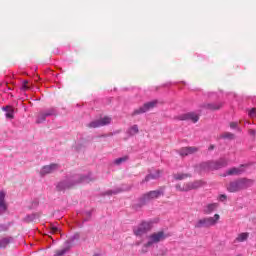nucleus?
Returning <instances> with one entry per match:
<instances>
[{
    "instance_id": "1",
    "label": "nucleus",
    "mask_w": 256,
    "mask_h": 256,
    "mask_svg": "<svg viewBox=\"0 0 256 256\" xmlns=\"http://www.w3.org/2000/svg\"><path fill=\"white\" fill-rule=\"evenodd\" d=\"M255 183L252 179L240 178L234 181H231L227 184V191L229 193H238V191H243V189H249Z\"/></svg>"
},
{
    "instance_id": "2",
    "label": "nucleus",
    "mask_w": 256,
    "mask_h": 256,
    "mask_svg": "<svg viewBox=\"0 0 256 256\" xmlns=\"http://www.w3.org/2000/svg\"><path fill=\"white\" fill-rule=\"evenodd\" d=\"M229 165V160L225 158H220L216 161H208L200 164V169L202 171H217V169H223Z\"/></svg>"
},
{
    "instance_id": "3",
    "label": "nucleus",
    "mask_w": 256,
    "mask_h": 256,
    "mask_svg": "<svg viewBox=\"0 0 256 256\" xmlns=\"http://www.w3.org/2000/svg\"><path fill=\"white\" fill-rule=\"evenodd\" d=\"M219 219H221V216L219 214H215L213 217L201 218L196 222L195 228L201 229L205 227L206 229H209V227L217 225Z\"/></svg>"
},
{
    "instance_id": "4",
    "label": "nucleus",
    "mask_w": 256,
    "mask_h": 256,
    "mask_svg": "<svg viewBox=\"0 0 256 256\" xmlns=\"http://www.w3.org/2000/svg\"><path fill=\"white\" fill-rule=\"evenodd\" d=\"M203 185H205V183L202 180H196L193 182H187L183 185L177 184L175 187H176V191L187 192V191H193L194 189H199L203 187Z\"/></svg>"
},
{
    "instance_id": "5",
    "label": "nucleus",
    "mask_w": 256,
    "mask_h": 256,
    "mask_svg": "<svg viewBox=\"0 0 256 256\" xmlns=\"http://www.w3.org/2000/svg\"><path fill=\"white\" fill-rule=\"evenodd\" d=\"M164 195H165V192L163 191V189L152 190L142 195V197L140 198V201L141 203L145 204L148 201H153V199H159V197H163Z\"/></svg>"
},
{
    "instance_id": "6",
    "label": "nucleus",
    "mask_w": 256,
    "mask_h": 256,
    "mask_svg": "<svg viewBox=\"0 0 256 256\" xmlns=\"http://www.w3.org/2000/svg\"><path fill=\"white\" fill-rule=\"evenodd\" d=\"M148 239L149 241L144 245V247H151L154 243L165 241V239H167V235H165V232L159 231L150 235Z\"/></svg>"
},
{
    "instance_id": "7",
    "label": "nucleus",
    "mask_w": 256,
    "mask_h": 256,
    "mask_svg": "<svg viewBox=\"0 0 256 256\" xmlns=\"http://www.w3.org/2000/svg\"><path fill=\"white\" fill-rule=\"evenodd\" d=\"M153 228V224L151 222H142L137 229L134 230V235L136 237H143L146 233H149Z\"/></svg>"
},
{
    "instance_id": "8",
    "label": "nucleus",
    "mask_w": 256,
    "mask_h": 256,
    "mask_svg": "<svg viewBox=\"0 0 256 256\" xmlns=\"http://www.w3.org/2000/svg\"><path fill=\"white\" fill-rule=\"evenodd\" d=\"M110 124H111V117L105 116L100 120H95L90 122L87 125V127H89V129H97L98 127H105V125H110Z\"/></svg>"
},
{
    "instance_id": "9",
    "label": "nucleus",
    "mask_w": 256,
    "mask_h": 256,
    "mask_svg": "<svg viewBox=\"0 0 256 256\" xmlns=\"http://www.w3.org/2000/svg\"><path fill=\"white\" fill-rule=\"evenodd\" d=\"M180 121H192V123H197L199 121V116L195 112H188L179 116Z\"/></svg>"
},
{
    "instance_id": "10",
    "label": "nucleus",
    "mask_w": 256,
    "mask_h": 256,
    "mask_svg": "<svg viewBox=\"0 0 256 256\" xmlns=\"http://www.w3.org/2000/svg\"><path fill=\"white\" fill-rule=\"evenodd\" d=\"M198 151L199 148L195 146L183 147L179 150V155H181V157H187L188 155H194V153H197Z\"/></svg>"
},
{
    "instance_id": "11",
    "label": "nucleus",
    "mask_w": 256,
    "mask_h": 256,
    "mask_svg": "<svg viewBox=\"0 0 256 256\" xmlns=\"http://www.w3.org/2000/svg\"><path fill=\"white\" fill-rule=\"evenodd\" d=\"M59 169V164H50L46 165L41 170V175H49V173H53V171H57Z\"/></svg>"
},
{
    "instance_id": "12",
    "label": "nucleus",
    "mask_w": 256,
    "mask_h": 256,
    "mask_svg": "<svg viewBox=\"0 0 256 256\" xmlns=\"http://www.w3.org/2000/svg\"><path fill=\"white\" fill-rule=\"evenodd\" d=\"M218 207H219L218 203L207 204L203 209V213L204 215H211L213 211H217Z\"/></svg>"
},
{
    "instance_id": "13",
    "label": "nucleus",
    "mask_w": 256,
    "mask_h": 256,
    "mask_svg": "<svg viewBox=\"0 0 256 256\" xmlns=\"http://www.w3.org/2000/svg\"><path fill=\"white\" fill-rule=\"evenodd\" d=\"M245 165H240V167H233L230 168L227 172L226 175H241L242 173H245L244 169Z\"/></svg>"
},
{
    "instance_id": "14",
    "label": "nucleus",
    "mask_w": 256,
    "mask_h": 256,
    "mask_svg": "<svg viewBox=\"0 0 256 256\" xmlns=\"http://www.w3.org/2000/svg\"><path fill=\"white\" fill-rule=\"evenodd\" d=\"M191 177V173L177 172L173 174V179H175V181H185V179H191Z\"/></svg>"
},
{
    "instance_id": "15",
    "label": "nucleus",
    "mask_w": 256,
    "mask_h": 256,
    "mask_svg": "<svg viewBox=\"0 0 256 256\" xmlns=\"http://www.w3.org/2000/svg\"><path fill=\"white\" fill-rule=\"evenodd\" d=\"M161 173H163V171L156 170L154 173L148 174L145 177V179L142 180V183H147V182L151 181L152 179H159L161 177Z\"/></svg>"
},
{
    "instance_id": "16",
    "label": "nucleus",
    "mask_w": 256,
    "mask_h": 256,
    "mask_svg": "<svg viewBox=\"0 0 256 256\" xmlns=\"http://www.w3.org/2000/svg\"><path fill=\"white\" fill-rule=\"evenodd\" d=\"M3 111H6V119H15V108L13 106H5L2 108Z\"/></svg>"
},
{
    "instance_id": "17",
    "label": "nucleus",
    "mask_w": 256,
    "mask_h": 256,
    "mask_svg": "<svg viewBox=\"0 0 256 256\" xmlns=\"http://www.w3.org/2000/svg\"><path fill=\"white\" fill-rule=\"evenodd\" d=\"M7 211V204H5V192H0V214Z\"/></svg>"
},
{
    "instance_id": "18",
    "label": "nucleus",
    "mask_w": 256,
    "mask_h": 256,
    "mask_svg": "<svg viewBox=\"0 0 256 256\" xmlns=\"http://www.w3.org/2000/svg\"><path fill=\"white\" fill-rule=\"evenodd\" d=\"M71 249V243L65 242L64 247L61 250H57L54 256H63L67 251Z\"/></svg>"
},
{
    "instance_id": "19",
    "label": "nucleus",
    "mask_w": 256,
    "mask_h": 256,
    "mask_svg": "<svg viewBox=\"0 0 256 256\" xmlns=\"http://www.w3.org/2000/svg\"><path fill=\"white\" fill-rule=\"evenodd\" d=\"M127 133L130 137H133L134 135H137L139 133V126L137 124L131 126L128 130Z\"/></svg>"
},
{
    "instance_id": "20",
    "label": "nucleus",
    "mask_w": 256,
    "mask_h": 256,
    "mask_svg": "<svg viewBox=\"0 0 256 256\" xmlns=\"http://www.w3.org/2000/svg\"><path fill=\"white\" fill-rule=\"evenodd\" d=\"M156 105H157V100H154V101L145 103V104L143 105V107H144L145 111L147 112V111H149V110L155 108Z\"/></svg>"
},
{
    "instance_id": "21",
    "label": "nucleus",
    "mask_w": 256,
    "mask_h": 256,
    "mask_svg": "<svg viewBox=\"0 0 256 256\" xmlns=\"http://www.w3.org/2000/svg\"><path fill=\"white\" fill-rule=\"evenodd\" d=\"M248 238H249V233H241L236 238V241H238V243H243V241H247Z\"/></svg>"
},
{
    "instance_id": "22",
    "label": "nucleus",
    "mask_w": 256,
    "mask_h": 256,
    "mask_svg": "<svg viewBox=\"0 0 256 256\" xmlns=\"http://www.w3.org/2000/svg\"><path fill=\"white\" fill-rule=\"evenodd\" d=\"M71 186L67 182H60L57 185V191H65V189H69Z\"/></svg>"
},
{
    "instance_id": "23",
    "label": "nucleus",
    "mask_w": 256,
    "mask_h": 256,
    "mask_svg": "<svg viewBox=\"0 0 256 256\" xmlns=\"http://www.w3.org/2000/svg\"><path fill=\"white\" fill-rule=\"evenodd\" d=\"M143 113H147L144 106L134 110L133 113H132V117H135V115H141Z\"/></svg>"
},
{
    "instance_id": "24",
    "label": "nucleus",
    "mask_w": 256,
    "mask_h": 256,
    "mask_svg": "<svg viewBox=\"0 0 256 256\" xmlns=\"http://www.w3.org/2000/svg\"><path fill=\"white\" fill-rule=\"evenodd\" d=\"M125 161H129V156H124L114 160L115 165H121V163H125Z\"/></svg>"
},
{
    "instance_id": "25",
    "label": "nucleus",
    "mask_w": 256,
    "mask_h": 256,
    "mask_svg": "<svg viewBox=\"0 0 256 256\" xmlns=\"http://www.w3.org/2000/svg\"><path fill=\"white\" fill-rule=\"evenodd\" d=\"M207 108L211 111H219V109H221V104H208Z\"/></svg>"
},
{
    "instance_id": "26",
    "label": "nucleus",
    "mask_w": 256,
    "mask_h": 256,
    "mask_svg": "<svg viewBox=\"0 0 256 256\" xmlns=\"http://www.w3.org/2000/svg\"><path fill=\"white\" fill-rule=\"evenodd\" d=\"M45 119H47V117L45 116L44 112H40L38 114L36 123H43L45 121Z\"/></svg>"
},
{
    "instance_id": "27",
    "label": "nucleus",
    "mask_w": 256,
    "mask_h": 256,
    "mask_svg": "<svg viewBox=\"0 0 256 256\" xmlns=\"http://www.w3.org/2000/svg\"><path fill=\"white\" fill-rule=\"evenodd\" d=\"M7 245H9V239L3 238L2 240H0V249H5Z\"/></svg>"
},
{
    "instance_id": "28",
    "label": "nucleus",
    "mask_w": 256,
    "mask_h": 256,
    "mask_svg": "<svg viewBox=\"0 0 256 256\" xmlns=\"http://www.w3.org/2000/svg\"><path fill=\"white\" fill-rule=\"evenodd\" d=\"M43 113H44L45 117H51V115H55V109L51 108L49 110H46Z\"/></svg>"
},
{
    "instance_id": "29",
    "label": "nucleus",
    "mask_w": 256,
    "mask_h": 256,
    "mask_svg": "<svg viewBox=\"0 0 256 256\" xmlns=\"http://www.w3.org/2000/svg\"><path fill=\"white\" fill-rule=\"evenodd\" d=\"M249 117H251V119H255L256 117V108H252L249 112H248Z\"/></svg>"
},
{
    "instance_id": "30",
    "label": "nucleus",
    "mask_w": 256,
    "mask_h": 256,
    "mask_svg": "<svg viewBox=\"0 0 256 256\" xmlns=\"http://www.w3.org/2000/svg\"><path fill=\"white\" fill-rule=\"evenodd\" d=\"M22 89H23V91H27L29 89V81L24 80L22 82Z\"/></svg>"
},
{
    "instance_id": "31",
    "label": "nucleus",
    "mask_w": 256,
    "mask_h": 256,
    "mask_svg": "<svg viewBox=\"0 0 256 256\" xmlns=\"http://www.w3.org/2000/svg\"><path fill=\"white\" fill-rule=\"evenodd\" d=\"M224 139H233L235 137V135H233L232 133L226 132L223 135Z\"/></svg>"
},
{
    "instance_id": "32",
    "label": "nucleus",
    "mask_w": 256,
    "mask_h": 256,
    "mask_svg": "<svg viewBox=\"0 0 256 256\" xmlns=\"http://www.w3.org/2000/svg\"><path fill=\"white\" fill-rule=\"evenodd\" d=\"M50 229L53 235H55V233H59V228H57V226H51Z\"/></svg>"
},
{
    "instance_id": "33",
    "label": "nucleus",
    "mask_w": 256,
    "mask_h": 256,
    "mask_svg": "<svg viewBox=\"0 0 256 256\" xmlns=\"http://www.w3.org/2000/svg\"><path fill=\"white\" fill-rule=\"evenodd\" d=\"M230 127H231V129H236V127H237V122H231V123H230Z\"/></svg>"
},
{
    "instance_id": "34",
    "label": "nucleus",
    "mask_w": 256,
    "mask_h": 256,
    "mask_svg": "<svg viewBox=\"0 0 256 256\" xmlns=\"http://www.w3.org/2000/svg\"><path fill=\"white\" fill-rule=\"evenodd\" d=\"M81 183H89V180L87 179V177H83L81 178Z\"/></svg>"
},
{
    "instance_id": "35",
    "label": "nucleus",
    "mask_w": 256,
    "mask_h": 256,
    "mask_svg": "<svg viewBox=\"0 0 256 256\" xmlns=\"http://www.w3.org/2000/svg\"><path fill=\"white\" fill-rule=\"evenodd\" d=\"M227 199V195L222 194L220 195V201H225Z\"/></svg>"
},
{
    "instance_id": "36",
    "label": "nucleus",
    "mask_w": 256,
    "mask_h": 256,
    "mask_svg": "<svg viewBox=\"0 0 256 256\" xmlns=\"http://www.w3.org/2000/svg\"><path fill=\"white\" fill-rule=\"evenodd\" d=\"M7 228L5 227V225H0V233H2V231H5Z\"/></svg>"
},
{
    "instance_id": "37",
    "label": "nucleus",
    "mask_w": 256,
    "mask_h": 256,
    "mask_svg": "<svg viewBox=\"0 0 256 256\" xmlns=\"http://www.w3.org/2000/svg\"><path fill=\"white\" fill-rule=\"evenodd\" d=\"M213 149H215V145L211 144V145L208 147V151H213Z\"/></svg>"
},
{
    "instance_id": "38",
    "label": "nucleus",
    "mask_w": 256,
    "mask_h": 256,
    "mask_svg": "<svg viewBox=\"0 0 256 256\" xmlns=\"http://www.w3.org/2000/svg\"><path fill=\"white\" fill-rule=\"evenodd\" d=\"M255 133L254 131H252V134Z\"/></svg>"
},
{
    "instance_id": "39",
    "label": "nucleus",
    "mask_w": 256,
    "mask_h": 256,
    "mask_svg": "<svg viewBox=\"0 0 256 256\" xmlns=\"http://www.w3.org/2000/svg\"><path fill=\"white\" fill-rule=\"evenodd\" d=\"M255 133L254 131H252V134Z\"/></svg>"
}]
</instances>
